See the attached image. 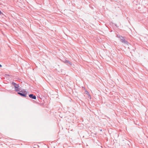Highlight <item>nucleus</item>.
I'll use <instances>...</instances> for the list:
<instances>
[{
    "mask_svg": "<svg viewBox=\"0 0 148 148\" xmlns=\"http://www.w3.org/2000/svg\"><path fill=\"white\" fill-rule=\"evenodd\" d=\"M100 131H102V130L101 129V130H100Z\"/></svg>",
    "mask_w": 148,
    "mask_h": 148,
    "instance_id": "11",
    "label": "nucleus"
},
{
    "mask_svg": "<svg viewBox=\"0 0 148 148\" xmlns=\"http://www.w3.org/2000/svg\"><path fill=\"white\" fill-rule=\"evenodd\" d=\"M86 94L88 96V97H90V99H91V96L90 95V94H89L88 92L87 91H86Z\"/></svg>",
    "mask_w": 148,
    "mask_h": 148,
    "instance_id": "6",
    "label": "nucleus"
},
{
    "mask_svg": "<svg viewBox=\"0 0 148 148\" xmlns=\"http://www.w3.org/2000/svg\"><path fill=\"white\" fill-rule=\"evenodd\" d=\"M18 92L17 94L20 95L22 97H27V92L26 91L21 90V91Z\"/></svg>",
    "mask_w": 148,
    "mask_h": 148,
    "instance_id": "2",
    "label": "nucleus"
},
{
    "mask_svg": "<svg viewBox=\"0 0 148 148\" xmlns=\"http://www.w3.org/2000/svg\"><path fill=\"white\" fill-rule=\"evenodd\" d=\"M12 84L14 85V87H15V86H16V85H17V84H16L15 82H12Z\"/></svg>",
    "mask_w": 148,
    "mask_h": 148,
    "instance_id": "7",
    "label": "nucleus"
},
{
    "mask_svg": "<svg viewBox=\"0 0 148 148\" xmlns=\"http://www.w3.org/2000/svg\"><path fill=\"white\" fill-rule=\"evenodd\" d=\"M29 97L33 99H36V97L33 94H30L29 95Z\"/></svg>",
    "mask_w": 148,
    "mask_h": 148,
    "instance_id": "5",
    "label": "nucleus"
},
{
    "mask_svg": "<svg viewBox=\"0 0 148 148\" xmlns=\"http://www.w3.org/2000/svg\"><path fill=\"white\" fill-rule=\"evenodd\" d=\"M2 66L0 64V67H2Z\"/></svg>",
    "mask_w": 148,
    "mask_h": 148,
    "instance_id": "10",
    "label": "nucleus"
},
{
    "mask_svg": "<svg viewBox=\"0 0 148 148\" xmlns=\"http://www.w3.org/2000/svg\"><path fill=\"white\" fill-rule=\"evenodd\" d=\"M20 86L18 84H17L16 86H15V90L16 92L21 91V90L19 88Z\"/></svg>",
    "mask_w": 148,
    "mask_h": 148,
    "instance_id": "3",
    "label": "nucleus"
},
{
    "mask_svg": "<svg viewBox=\"0 0 148 148\" xmlns=\"http://www.w3.org/2000/svg\"><path fill=\"white\" fill-rule=\"evenodd\" d=\"M1 14L3 15V13L1 12V11L0 10V15H1Z\"/></svg>",
    "mask_w": 148,
    "mask_h": 148,
    "instance_id": "9",
    "label": "nucleus"
},
{
    "mask_svg": "<svg viewBox=\"0 0 148 148\" xmlns=\"http://www.w3.org/2000/svg\"><path fill=\"white\" fill-rule=\"evenodd\" d=\"M116 37L120 39V41L122 43H124L126 45H128V44L129 43L128 42L125 40V37L119 35H117Z\"/></svg>",
    "mask_w": 148,
    "mask_h": 148,
    "instance_id": "1",
    "label": "nucleus"
},
{
    "mask_svg": "<svg viewBox=\"0 0 148 148\" xmlns=\"http://www.w3.org/2000/svg\"><path fill=\"white\" fill-rule=\"evenodd\" d=\"M5 77H7V76H8V77H10V75L9 74H6L5 75Z\"/></svg>",
    "mask_w": 148,
    "mask_h": 148,
    "instance_id": "8",
    "label": "nucleus"
},
{
    "mask_svg": "<svg viewBox=\"0 0 148 148\" xmlns=\"http://www.w3.org/2000/svg\"><path fill=\"white\" fill-rule=\"evenodd\" d=\"M64 63L66 65H72V63L70 62L69 61L65 60L64 61H63Z\"/></svg>",
    "mask_w": 148,
    "mask_h": 148,
    "instance_id": "4",
    "label": "nucleus"
}]
</instances>
